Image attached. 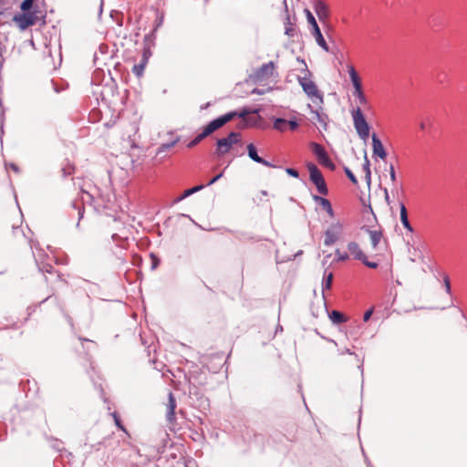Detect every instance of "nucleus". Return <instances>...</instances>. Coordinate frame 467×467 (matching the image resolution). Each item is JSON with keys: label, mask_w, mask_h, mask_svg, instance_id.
Wrapping results in <instances>:
<instances>
[{"label": "nucleus", "mask_w": 467, "mask_h": 467, "mask_svg": "<svg viewBox=\"0 0 467 467\" xmlns=\"http://www.w3.org/2000/svg\"><path fill=\"white\" fill-rule=\"evenodd\" d=\"M100 196L99 194V189L96 187L93 191L81 190L80 192V201H74L72 202V207L78 211V221L83 218L84 215V207L85 203H89L90 205H94L95 207L99 206L100 203L99 202Z\"/></svg>", "instance_id": "f257e3e1"}, {"label": "nucleus", "mask_w": 467, "mask_h": 467, "mask_svg": "<svg viewBox=\"0 0 467 467\" xmlns=\"http://www.w3.org/2000/svg\"><path fill=\"white\" fill-rule=\"evenodd\" d=\"M248 113L249 112L247 110H243L241 112H237V111L228 112L224 115L220 116L219 118L212 120L211 122H209L208 125L203 129L202 132L207 137L210 134H212L213 132H214L215 130H217L218 129H220L221 127H223L228 121L232 120L234 117H239V118L244 119V118H245L246 115H248Z\"/></svg>", "instance_id": "f03ea898"}, {"label": "nucleus", "mask_w": 467, "mask_h": 467, "mask_svg": "<svg viewBox=\"0 0 467 467\" xmlns=\"http://www.w3.org/2000/svg\"><path fill=\"white\" fill-rule=\"evenodd\" d=\"M310 75L309 70L306 69L305 76L297 78L298 83L313 102H316V99H317L319 103H323V96L317 90V85L309 78Z\"/></svg>", "instance_id": "7ed1b4c3"}, {"label": "nucleus", "mask_w": 467, "mask_h": 467, "mask_svg": "<svg viewBox=\"0 0 467 467\" xmlns=\"http://www.w3.org/2000/svg\"><path fill=\"white\" fill-rule=\"evenodd\" d=\"M353 124L360 139L367 140L369 135V126L366 121L359 107L352 110Z\"/></svg>", "instance_id": "20e7f679"}, {"label": "nucleus", "mask_w": 467, "mask_h": 467, "mask_svg": "<svg viewBox=\"0 0 467 467\" xmlns=\"http://www.w3.org/2000/svg\"><path fill=\"white\" fill-rule=\"evenodd\" d=\"M306 167L309 171V179L317 187V192L321 195H327L328 193V189L321 171L314 163L311 162L307 163Z\"/></svg>", "instance_id": "39448f33"}, {"label": "nucleus", "mask_w": 467, "mask_h": 467, "mask_svg": "<svg viewBox=\"0 0 467 467\" xmlns=\"http://www.w3.org/2000/svg\"><path fill=\"white\" fill-rule=\"evenodd\" d=\"M241 134L239 132L232 131L225 138L219 139L216 142V153L223 156L230 151L232 146L239 142Z\"/></svg>", "instance_id": "423d86ee"}, {"label": "nucleus", "mask_w": 467, "mask_h": 467, "mask_svg": "<svg viewBox=\"0 0 467 467\" xmlns=\"http://www.w3.org/2000/svg\"><path fill=\"white\" fill-rule=\"evenodd\" d=\"M343 231V224L340 222H336L330 224L327 230L325 232L324 244L326 246H331L340 237Z\"/></svg>", "instance_id": "0eeeda50"}, {"label": "nucleus", "mask_w": 467, "mask_h": 467, "mask_svg": "<svg viewBox=\"0 0 467 467\" xmlns=\"http://www.w3.org/2000/svg\"><path fill=\"white\" fill-rule=\"evenodd\" d=\"M313 153L317 156L319 163L330 170H335V164L329 159L327 151L320 144L312 142L310 144Z\"/></svg>", "instance_id": "6e6552de"}, {"label": "nucleus", "mask_w": 467, "mask_h": 467, "mask_svg": "<svg viewBox=\"0 0 467 467\" xmlns=\"http://www.w3.org/2000/svg\"><path fill=\"white\" fill-rule=\"evenodd\" d=\"M14 21L21 30H26L36 22V16L31 13L18 14L14 16Z\"/></svg>", "instance_id": "1a4fd4ad"}, {"label": "nucleus", "mask_w": 467, "mask_h": 467, "mask_svg": "<svg viewBox=\"0 0 467 467\" xmlns=\"http://www.w3.org/2000/svg\"><path fill=\"white\" fill-rule=\"evenodd\" d=\"M314 10L320 21H326L329 17V8L328 5L323 0H316L314 2Z\"/></svg>", "instance_id": "9d476101"}, {"label": "nucleus", "mask_w": 467, "mask_h": 467, "mask_svg": "<svg viewBox=\"0 0 467 467\" xmlns=\"http://www.w3.org/2000/svg\"><path fill=\"white\" fill-rule=\"evenodd\" d=\"M275 69L274 62L270 61L268 63L263 64L255 72V78L258 80H263L273 76Z\"/></svg>", "instance_id": "9b49d317"}, {"label": "nucleus", "mask_w": 467, "mask_h": 467, "mask_svg": "<svg viewBox=\"0 0 467 467\" xmlns=\"http://www.w3.org/2000/svg\"><path fill=\"white\" fill-rule=\"evenodd\" d=\"M176 400L171 392H169L168 395V403L166 405V419L167 421L171 424L175 422V409H176Z\"/></svg>", "instance_id": "f8f14e48"}, {"label": "nucleus", "mask_w": 467, "mask_h": 467, "mask_svg": "<svg viewBox=\"0 0 467 467\" xmlns=\"http://www.w3.org/2000/svg\"><path fill=\"white\" fill-rule=\"evenodd\" d=\"M371 140H372L373 154L375 156H378L381 160H384L387 157V152L383 147L382 142L380 141V140L378 138V136L375 133L372 134Z\"/></svg>", "instance_id": "ddd939ff"}, {"label": "nucleus", "mask_w": 467, "mask_h": 467, "mask_svg": "<svg viewBox=\"0 0 467 467\" xmlns=\"http://www.w3.org/2000/svg\"><path fill=\"white\" fill-rule=\"evenodd\" d=\"M248 156L255 162L261 163L267 167H275L271 162L261 158L256 151V149L253 143L247 145Z\"/></svg>", "instance_id": "4468645a"}, {"label": "nucleus", "mask_w": 467, "mask_h": 467, "mask_svg": "<svg viewBox=\"0 0 467 467\" xmlns=\"http://www.w3.org/2000/svg\"><path fill=\"white\" fill-rule=\"evenodd\" d=\"M312 198L327 212L329 217L333 218L335 216L332 205L327 199L318 195H313Z\"/></svg>", "instance_id": "2eb2a0df"}, {"label": "nucleus", "mask_w": 467, "mask_h": 467, "mask_svg": "<svg viewBox=\"0 0 467 467\" xmlns=\"http://www.w3.org/2000/svg\"><path fill=\"white\" fill-rule=\"evenodd\" d=\"M348 70L355 89L354 92L362 90L361 81L355 67L352 65H348Z\"/></svg>", "instance_id": "dca6fc26"}, {"label": "nucleus", "mask_w": 467, "mask_h": 467, "mask_svg": "<svg viewBox=\"0 0 467 467\" xmlns=\"http://www.w3.org/2000/svg\"><path fill=\"white\" fill-rule=\"evenodd\" d=\"M363 229L368 234L371 245L373 249H377L380 240L382 239V231L380 230H370L368 228L363 227Z\"/></svg>", "instance_id": "f3484780"}, {"label": "nucleus", "mask_w": 467, "mask_h": 467, "mask_svg": "<svg viewBox=\"0 0 467 467\" xmlns=\"http://www.w3.org/2000/svg\"><path fill=\"white\" fill-rule=\"evenodd\" d=\"M311 33L313 36L316 39L317 44L326 52L329 51V47L321 33V30L319 27L314 28L311 30Z\"/></svg>", "instance_id": "a211bd4d"}, {"label": "nucleus", "mask_w": 467, "mask_h": 467, "mask_svg": "<svg viewBox=\"0 0 467 467\" xmlns=\"http://www.w3.org/2000/svg\"><path fill=\"white\" fill-rule=\"evenodd\" d=\"M400 207L401 223L410 233H412L413 227L411 226V224L408 219V213H407L406 206L404 205V203L400 202Z\"/></svg>", "instance_id": "6ab92c4d"}, {"label": "nucleus", "mask_w": 467, "mask_h": 467, "mask_svg": "<svg viewBox=\"0 0 467 467\" xmlns=\"http://www.w3.org/2000/svg\"><path fill=\"white\" fill-rule=\"evenodd\" d=\"M348 249L357 260H361L365 256L364 253L360 249L359 245L356 242H350L348 244Z\"/></svg>", "instance_id": "aec40b11"}, {"label": "nucleus", "mask_w": 467, "mask_h": 467, "mask_svg": "<svg viewBox=\"0 0 467 467\" xmlns=\"http://www.w3.org/2000/svg\"><path fill=\"white\" fill-rule=\"evenodd\" d=\"M329 319L335 325L342 324L348 321V318L339 311L333 310L328 315Z\"/></svg>", "instance_id": "412c9836"}, {"label": "nucleus", "mask_w": 467, "mask_h": 467, "mask_svg": "<svg viewBox=\"0 0 467 467\" xmlns=\"http://www.w3.org/2000/svg\"><path fill=\"white\" fill-rule=\"evenodd\" d=\"M203 188H204V185H202V184L197 185V186L192 187V188H190V189L184 191L182 195H181L180 197L177 198L176 202H181L183 199H185V198L189 197L190 195H192V194L201 191Z\"/></svg>", "instance_id": "4be33fe9"}, {"label": "nucleus", "mask_w": 467, "mask_h": 467, "mask_svg": "<svg viewBox=\"0 0 467 467\" xmlns=\"http://www.w3.org/2000/svg\"><path fill=\"white\" fill-rule=\"evenodd\" d=\"M296 27L291 22L290 16H287L285 22V34L288 36H294L296 35Z\"/></svg>", "instance_id": "5701e85b"}, {"label": "nucleus", "mask_w": 467, "mask_h": 467, "mask_svg": "<svg viewBox=\"0 0 467 467\" xmlns=\"http://www.w3.org/2000/svg\"><path fill=\"white\" fill-rule=\"evenodd\" d=\"M332 280H333V274L331 272L328 273L327 275L325 274V276H324V279L322 282V294H323L324 297H325V296H324L325 291L329 290L331 288Z\"/></svg>", "instance_id": "b1692460"}, {"label": "nucleus", "mask_w": 467, "mask_h": 467, "mask_svg": "<svg viewBox=\"0 0 467 467\" xmlns=\"http://www.w3.org/2000/svg\"><path fill=\"white\" fill-rule=\"evenodd\" d=\"M273 127L275 130L283 132L287 129V120L282 118H277L275 119Z\"/></svg>", "instance_id": "393cba45"}, {"label": "nucleus", "mask_w": 467, "mask_h": 467, "mask_svg": "<svg viewBox=\"0 0 467 467\" xmlns=\"http://www.w3.org/2000/svg\"><path fill=\"white\" fill-rule=\"evenodd\" d=\"M179 141V139H175L174 140L171 141V142H168V143H162L159 148H158V150H157V154H161L170 149H171L173 146H175L177 144V142Z\"/></svg>", "instance_id": "a878e982"}, {"label": "nucleus", "mask_w": 467, "mask_h": 467, "mask_svg": "<svg viewBox=\"0 0 467 467\" xmlns=\"http://www.w3.org/2000/svg\"><path fill=\"white\" fill-rule=\"evenodd\" d=\"M304 12L306 14V17L308 24L312 27L311 30H313L314 28L319 27L313 14L308 9H305Z\"/></svg>", "instance_id": "bb28decb"}, {"label": "nucleus", "mask_w": 467, "mask_h": 467, "mask_svg": "<svg viewBox=\"0 0 467 467\" xmlns=\"http://www.w3.org/2000/svg\"><path fill=\"white\" fill-rule=\"evenodd\" d=\"M206 136L202 131L200 134H198L191 142L188 144V148H192L196 146L198 143H200Z\"/></svg>", "instance_id": "cd10ccee"}, {"label": "nucleus", "mask_w": 467, "mask_h": 467, "mask_svg": "<svg viewBox=\"0 0 467 467\" xmlns=\"http://www.w3.org/2000/svg\"><path fill=\"white\" fill-rule=\"evenodd\" d=\"M353 95L358 99L360 105H366L368 103V99L364 95L363 90L354 92Z\"/></svg>", "instance_id": "c85d7f7f"}, {"label": "nucleus", "mask_w": 467, "mask_h": 467, "mask_svg": "<svg viewBox=\"0 0 467 467\" xmlns=\"http://www.w3.org/2000/svg\"><path fill=\"white\" fill-rule=\"evenodd\" d=\"M316 116H317V120L323 126V128L326 130L327 129V116L326 115H323V114H320L318 112H315Z\"/></svg>", "instance_id": "c756f323"}, {"label": "nucleus", "mask_w": 467, "mask_h": 467, "mask_svg": "<svg viewBox=\"0 0 467 467\" xmlns=\"http://www.w3.org/2000/svg\"><path fill=\"white\" fill-rule=\"evenodd\" d=\"M344 171L346 173V175L348 176V178L354 183V184H357L358 183V180L356 178V176L354 175V173L351 171V170L348 167H344Z\"/></svg>", "instance_id": "7c9ffc66"}, {"label": "nucleus", "mask_w": 467, "mask_h": 467, "mask_svg": "<svg viewBox=\"0 0 467 467\" xmlns=\"http://www.w3.org/2000/svg\"><path fill=\"white\" fill-rule=\"evenodd\" d=\"M112 416L114 418V420H115V424L118 426V428L123 431L126 432V429L124 428V426L121 424V421H120V419H119V416L118 415L117 412H113L112 413Z\"/></svg>", "instance_id": "2f4dec72"}, {"label": "nucleus", "mask_w": 467, "mask_h": 467, "mask_svg": "<svg viewBox=\"0 0 467 467\" xmlns=\"http://www.w3.org/2000/svg\"><path fill=\"white\" fill-rule=\"evenodd\" d=\"M366 266L375 269L378 267V264L375 262H370L368 260L367 256L365 255L363 259L360 260Z\"/></svg>", "instance_id": "473e14b6"}, {"label": "nucleus", "mask_w": 467, "mask_h": 467, "mask_svg": "<svg viewBox=\"0 0 467 467\" xmlns=\"http://www.w3.org/2000/svg\"><path fill=\"white\" fill-rule=\"evenodd\" d=\"M143 70H144V64H139V65H134L132 72L137 76H140L142 74Z\"/></svg>", "instance_id": "72a5a7b5"}, {"label": "nucleus", "mask_w": 467, "mask_h": 467, "mask_svg": "<svg viewBox=\"0 0 467 467\" xmlns=\"http://www.w3.org/2000/svg\"><path fill=\"white\" fill-rule=\"evenodd\" d=\"M336 255H337L338 261H346L347 259H348V253H346V252L341 253L339 249L336 250Z\"/></svg>", "instance_id": "f704fd0d"}, {"label": "nucleus", "mask_w": 467, "mask_h": 467, "mask_svg": "<svg viewBox=\"0 0 467 467\" xmlns=\"http://www.w3.org/2000/svg\"><path fill=\"white\" fill-rule=\"evenodd\" d=\"M33 5V0H24L21 4V9L23 11H27L31 8Z\"/></svg>", "instance_id": "c9c22d12"}, {"label": "nucleus", "mask_w": 467, "mask_h": 467, "mask_svg": "<svg viewBox=\"0 0 467 467\" xmlns=\"http://www.w3.org/2000/svg\"><path fill=\"white\" fill-rule=\"evenodd\" d=\"M363 171H364V172L370 171V162L368 159L367 153H365V156H364Z\"/></svg>", "instance_id": "e433bc0d"}, {"label": "nucleus", "mask_w": 467, "mask_h": 467, "mask_svg": "<svg viewBox=\"0 0 467 467\" xmlns=\"http://www.w3.org/2000/svg\"><path fill=\"white\" fill-rule=\"evenodd\" d=\"M287 127L291 130H296L298 128V122L296 120H287Z\"/></svg>", "instance_id": "4c0bfd02"}, {"label": "nucleus", "mask_w": 467, "mask_h": 467, "mask_svg": "<svg viewBox=\"0 0 467 467\" xmlns=\"http://www.w3.org/2000/svg\"><path fill=\"white\" fill-rule=\"evenodd\" d=\"M285 171L287 174H289L292 177L297 178L299 176L298 171L293 168H286Z\"/></svg>", "instance_id": "58836bf2"}, {"label": "nucleus", "mask_w": 467, "mask_h": 467, "mask_svg": "<svg viewBox=\"0 0 467 467\" xmlns=\"http://www.w3.org/2000/svg\"><path fill=\"white\" fill-rule=\"evenodd\" d=\"M389 177L392 182H396V172L393 164L389 165Z\"/></svg>", "instance_id": "ea45409f"}, {"label": "nucleus", "mask_w": 467, "mask_h": 467, "mask_svg": "<svg viewBox=\"0 0 467 467\" xmlns=\"http://www.w3.org/2000/svg\"><path fill=\"white\" fill-rule=\"evenodd\" d=\"M73 168L68 166L67 168H63L62 169V171H63V176L66 177L67 175H70L72 172H73Z\"/></svg>", "instance_id": "a19ab883"}, {"label": "nucleus", "mask_w": 467, "mask_h": 467, "mask_svg": "<svg viewBox=\"0 0 467 467\" xmlns=\"http://www.w3.org/2000/svg\"><path fill=\"white\" fill-rule=\"evenodd\" d=\"M223 173L221 172L219 174H217L215 177H213L208 183H207V186L209 185H212L213 183H215L219 179H221L223 177Z\"/></svg>", "instance_id": "79ce46f5"}, {"label": "nucleus", "mask_w": 467, "mask_h": 467, "mask_svg": "<svg viewBox=\"0 0 467 467\" xmlns=\"http://www.w3.org/2000/svg\"><path fill=\"white\" fill-rule=\"evenodd\" d=\"M372 313H373V309H368V310H367V311L365 312V314H364L363 320H364L365 322L368 321V320H369V318H370V317H371V315H372Z\"/></svg>", "instance_id": "37998d69"}, {"label": "nucleus", "mask_w": 467, "mask_h": 467, "mask_svg": "<svg viewBox=\"0 0 467 467\" xmlns=\"http://www.w3.org/2000/svg\"><path fill=\"white\" fill-rule=\"evenodd\" d=\"M444 285H445V288H446V292L448 294H451V285H450V279L448 276H446L444 278Z\"/></svg>", "instance_id": "c03bdc74"}, {"label": "nucleus", "mask_w": 467, "mask_h": 467, "mask_svg": "<svg viewBox=\"0 0 467 467\" xmlns=\"http://www.w3.org/2000/svg\"><path fill=\"white\" fill-rule=\"evenodd\" d=\"M338 354L339 355H344V354L353 355L354 353L349 348H345L342 349H338Z\"/></svg>", "instance_id": "a18cd8bd"}, {"label": "nucleus", "mask_w": 467, "mask_h": 467, "mask_svg": "<svg viewBox=\"0 0 467 467\" xmlns=\"http://www.w3.org/2000/svg\"><path fill=\"white\" fill-rule=\"evenodd\" d=\"M8 167H10V169H12L16 173H20V169L16 164L9 163Z\"/></svg>", "instance_id": "49530a36"}, {"label": "nucleus", "mask_w": 467, "mask_h": 467, "mask_svg": "<svg viewBox=\"0 0 467 467\" xmlns=\"http://www.w3.org/2000/svg\"><path fill=\"white\" fill-rule=\"evenodd\" d=\"M365 179H366L368 185L369 186L371 183V171L365 172Z\"/></svg>", "instance_id": "de8ad7c7"}, {"label": "nucleus", "mask_w": 467, "mask_h": 467, "mask_svg": "<svg viewBox=\"0 0 467 467\" xmlns=\"http://www.w3.org/2000/svg\"><path fill=\"white\" fill-rule=\"evenodd\" d=\"M41 271H45V272H47V273H51L52 270H53V266L51 265H45L43 267L40 268Z\"/></svg>", "instance_id": "09e8293b"}, {"label": "nucleus", "mask_w": 467, "mask_h": 467, "mask_svg": "<svg viewBox=\"0 0 467 467\" xmlns=\"http://www.w3.org/2000/svg\"><path fill=\"white\" fill-rule=\"evenodd\" d=\"M60 445H61V442L58 441H56L55 443L53 444V448L56 449L57 451H61L62 448Z\"/></svg>", "instance_id": "8fccbe9b"}, {"label": "nucleus", "mask_w": 467, "mask_h": 467, "mask_svg": "<svg viewBox=\"0 0 467 467\" xmlns=\"http://www.w3.org/2000/svg\"><path fill=\"white\" fill-rule=\"evenodd\" d=\"M384 196H385L386 202L389 203V192H388L387 188L384 189Z\"/></svg>", "instance_id": "3c124183"}, {"label": "nucleus", "mask_w": 467, "mask_h": 467, "mask_svg": "<svg viewBox=\"0 0 467 467\" xmlns=\"http://www.w3.org/2000/svg\"><path fill=\"white\" fill-rule=\"evenodd\" d=\"M152 258H153L154 262H153V264H152L151 268H152V269H155V268L157 267L158 264H159V261H158V259H157L156 257H154V256H152Z\"/></svg>", "instance_id": "603ef678"}, {"label": "nucleus", "mask_w": 467, "mask_h": 467, "mask_svg": "<svg viewBox=\"0 0 467 467\" xmlns=\"http://www.w3.org/2000/svg\"><path fill=\"white\" fill-rule=\"evenodd\" d=\"M420 130H424L425 129V123L424 122H420Z\"/></svg>", "instance_id": "864d4df0"}, {"label": "nucleus", "mask_w": 467, "mask_h": 467, "mask_svg": "<svg viewBox=\"0 0 467 467\" xmlns=\"http://www.w3.org/2000/svg\"><path fill=\"white\" fill-rule=\"evenodd\" d=\"M79 340L80 341H89L88 338H84V337H79Z\"/></svg>", "instance_id": "5fc2aeb1"}, {"label": "nucleus", "mask_w": 467, "mask_h": 467, "mask_svg": "<svg viewBox=\"0 0 467 467\" xmlns=\"http://www.w3.org/2000/svg\"><path fill=\"white\" fill-rule=\"evenodd\" d=\"M263 195H267V192L266 191H262L261 192Z\"/></svg>", "instance_id": "6e6d98bb"}, {"label": "nucleus", "mask_w": 467, "mask_h": 467, "mask_svg": "<svg viewBox=\"0 0 467 467\" xmlns=\"http://www.w3.org/2000/svg\"><path fill=\"white\" fill-rule=\"evenodd\" d=\"M116 238H117V234H114L112 235V239H113V240H115Z\"/></svg>", "instance_id": "4d7b16f0"}, {"label": "nucleus", "mask_w": 467, "mask_h": 467, "mask_svg": "<svg viewBox=\"0 0 467 467\" xmlns=\"http://www.w3.org/2000/svg\"><path fill=\"white\" fill-rule=\"evenodd\" d=\"M460 312H461V315L462 316V317H465L464 313L461 309H460Z\"/></svg>", "instance_id": "13d9d810"}, {"label": "nucleus", "mask_w": 467, "mask_h": 467, "mask_svg": "<svg viewBox=\"0 0 467 467\" xmlns=\"http://www.w3.org/2000/svg\"><path fill=\"white\" fill-rule=\"evenodd\" d=\"M208 106H209V103H207L206 105H204V107H202V109H206Z\"/></svg>", "instance_id": "bf43d9fd"}, {"label": "nucleus", "mask_w": 467, "mask_h": 467, "mask_svg": "<svg viewBox=\"0 0 467 467\" xmlns=\"http://www.w3.org/2000/svg\"><path fill=\"white\" fill-rule=\"evenodd\" d=\"M329 341L337 345L335 340L330 339Z\"/></svg>", "instance_id": "052dcab7"}]
</instances>
